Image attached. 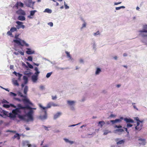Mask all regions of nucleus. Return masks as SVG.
<instances>
[{
	"mask_svg": "<svg viewBox=\"0 0 147 147\" xmlns=\"http://www.w3.org/2000/svg\"><path fill=\"white\" fill-rule=\"evenodd\" d=\"M33 111L32 110H31L25 115H18V117L20 119L27 121H32L34 120L33 116Z\"/></svg>",
	"mask_w": 147,
	"mask_h": 147,
	"instance_id": "1",
	"label": "nucleus"
},
{
	"mask_svg": "<svg viewBox=\"0 0 147 147\" xmlns=\"http://www.w3.org/2000/svg\"><path fill=\"white\" fill-rule=\"evenodd\" d=\"M39 106L40 107L41 109L42 110H44V112L45 113V115H40L39 116L40 118L41 119H46L47 117V111L46 109L48 108H50L52 106L51 102H49L48 103L46 107H43L40 104H39Z\"/></svg>",
	"mask_w": 147,
	"mask_h": 147,
	"instance_id": "2",
	"label": "nucleus"
},
{
	"mask_svg": "<svg viewBox=\"0 0 147 147\" xmlns=\"http://www.w3.org/2000/svg\"><path fill=\"white\" fill-rule=\"evenodd\" d=\"M18 36H15V38L18 39V40H14L13 41L14 42L18 44V45H21L22 46L24 45L27 47L29 46V45L26 43L24 40H22L20 38H18Z\"/></svg>",
	"mask_w": 147,
	"mask_h": 147,
	"instance_id": "3",
	"label": "nucleus"
},
{
	"mask_svg": "<svg viewBox=\"0 0 147 147\" xmlns=\"http://www.w3.org/2000/svg\"><path fill=\"white\" fill-rule=\"evenodd\" d=\"M34 70L36 71L34 74V75H33L32 77V81L34 82H36L38 79V75L40 73V72L38 71V69L37 67H35Z\"/></svg>",
	"mask_w": 147,
	"mask_h": 147,
	"instance_id": "4",
	"label": "nucleus"
},
{
	"mask_svg": "<svg viewBox=\"0 0 147 147\" xmlns=\"http://www.w3.org/2000/svg\"><path fill=\"white\" fill-rule=\"evenodd\" d=\"M34 3L33 2L32 0H28L26 1V4L27 7H32L33 9V7Z\"/></svg>",
	"mask_w": 147,
	"mask_h": 147,
	"instance_id": "5",
	"label": "nucleus"
},
{
	"mask_svg": "<svg viewBox=\"0 0 147 147\" xmlns=\"http://www.w3.org/2000/svg\"><path fill=\"white\" fill-rule=\"evenodd\" d=\"M67 103L70 107L71 109L72 110L74 109L73 106L74 105L75 102L74 101L67 100Z\"/></svg>",
	"mask_w": 147,
	"mask_h": 147,
	"instance_id": "6",
	"label": "nucleus"
},
{
	"mask_svg": "<svg viewBox=\"0 0 147 147\" xmlns=\"http://www.w3.org/2000/svg\"><path fill=\"white\" fill-rule=\"evenodd\" d=\"M16 23L18 25L16 26L17 29H19L21 28L24 29L25 28V26L22 25L23 23L22 22L17 21Z\"/></svg>",
	"mask_w": 147,
	"mask_h": 147,
	"instance_id": "7",
	"label": "nucleus"
},
{
	"mask_svg": "<svg viewBox=\"0 0 147 147\" xmlns=\"http://www.w3.org/2000/svg\"><path fill=\"white\" fill-rule=\"evenodd\" d=\"M16 12V13L18 15H22L23 16H25L26 14L25 11L21 9H20L17 11Z\"/></svg>",
	"mask_w": 147,
	"mask_h": 147,
	"instance_id": "8",
	"label": "nucleus"
},
{
	"mask_svg": "<svg viewBox=\"0 0 147 147\" xmlns=\"http://www.w3.org/2000/svg\"><path fill=\"white\" fill-rule=\"evenodd\" d=\"M137 125L135 127V129L136 130L139 131L142 129L143 125L142 123L140 124V123L138 122H137Z\"/></svg>",
	"mask_w": 147,
	"mask_h": 147,
	"instance_id": "9",
	"label": "nucleus"
},
{
	"mask_svg": "<svg viewBox=\"0 0 147 147\" xmlns=\"http://www.w3.org/2000/svg\"><path fill=\"white\" fill-rule=\"evenodd\" d=\"M21 111L17 108L13 110L12 111V113L15 114L16 115H17L18 113H21Z\"/></svg>",
	"mask_w": 147,
	"mask_h": 147,
	"instance_id": "10",
	"label": "nucleus"
},
{
	"mask_svg": "<svg viewBox=\"0 0 147 147\" xmlns=\"http://www.w3.org/2000/svg\"><path fill=\"white\" fill-rule=\"evenodd\" d=\"M124 120L127 123H134V120L130 118H124Z\"/></svg>",
	"mask_w": 147,
	"mask_h": 147,
	"instance_id": "11",
	"label": "nucleus"
},
{
	"mask_svg": "<svg viewBox=\"0 0 147 147\" xmlns=\"http://www.w3.org/2000/svg\"><path fill=\"white\" fill-rule=\"evenodd\" d=\"M15 6L17 9L18 8L19 6L22 7L24 6V4L20 2H17L15 4Z\"/></svg>",
	"mask_w": 147,
	"mask_h": 147,
	"instance_id": "12",
	"label": "nucleus"
},
{
	"mask_svg": "<svg viewBox=\"0 0 147 147\" xmlns=\"http://www.w3.org/2000/svg\"><path fill=\"white\" fill-rule=\"evenodd\" d=\"M14 99L16 100H17L20 102L22 101V100L20 99L17 98H15ZM22 100L24 102H28V100L26 98L23 99H22Z\"/></svg>",
	"mask_w": 147,
	"mask_h": 147,
	"instance_id": "13",
	"label": "nucleus"
},
{
	"mask_svg": "<svg viewBox=\"0 0 147 147\" xmlns=\"http://www.w3.org/2000/svg\"><path fill=\"white\" fill-rule=\"evenodd\" d=\"M61 115V112H58L55 114L54 116V119H56L59 117Z\"/></svg>",
	"mask_w": 147,
	"mask_h": 147,
	"instance_id": "14",
	"label": "nucleus"
},
{
	"mask_svg": "<svg viewBox=\"0 0 147 147\" xmlns=\"http://www.w3.org/2000/svg\"><path fill=\"white\" fill-rule=\"evenodd\" d=\"M139 141H141V142H140L139 144H143L144 145L146 144V141L144 139H142V138H140L138 139Z\"/></svg>",
	"mask_w": 147,
	"mask_h": 147,
	"instance_id": "15",
	"label": "nucleus"
},
{
	"mask_svg": "<svg viewBox=\"0 0 147 147\" xmlns=\"http://www.w3.org/2000/svg\"><path fill=\"white\" fill-rule=\"evenodd\" d=\"M18 20H21L24 21L25 20V18L24 16H20L18 18Z\"/></svg>",
	"mask_w": 147,
	"mask_h": 147,
	"instance_id": "16",
	"label": "nucleus"
},
{
	"mask_svg": "<svg viewBox=\"0 0 147 147\" xmlns=\"http://www.w3.org/2000/svg\"><path fill=\"white\" fill-rule=\"evenodd\" d=\"M17 109H18L19 110L20 109H24V107H23L21 104H18L17 105Z\"/></svg>",
	"mask_w": 147,
	"mask_h": 147,
	"instance_id": "17",
	"label": "nucleus"
},
{
	"mask_svg": "<svg viewBox=\"0 0 147 147\" xmlns=\"http://www.w3.org/2000/svg\"><path fill=\"white\" fill-rule=\"evenodd\" d=\"M7 116L10 117L11 118H14L16 117V115L15 114H13L12 113H10L9 114V115Z\"/></svg>",
	"mask_w": 147,
	"mask_h": 147,
	"instance_id": "18",
	"label": "nucleus"
},
{
	"mask_svg": "<svg viewBox=\"0 0 147 147\" xmlns=\"http://www.w3.org/2000/svg\"><path fill=\"white\" fill-rule=\"evenodd\" d=\"M121 121V119H116L115 120H111V122L114 124L117 122H120Z\"/></svg>",
	"mask_w": 147,
	"mask_h": 147,
	"instance_id": "19",
	"label": "nucleus"
},
{
	"mask_svg": "<svg viewBox=\"0 0 147 147\" xmlns=\"http://www.w3.org/2000/svg\"><path fill=\"white\" fill-rule=\"evenodd\" d=\"M27 49L28 50L26 51V53L27 54L30 55L34 53V52L32 51L30 49Z\"/></svg>",
	"mask_w": 147,
	"mask_h": 147,
	"instance_id": "20",
	"label": "nucleus"
},
{
	"mask_svg": "<svg viewBox=\"0 0 147 147\" xmlns=\"http://www.w3.org/2000/svg\"><path fill=\"white\" fill-rule=\"evenodd\" d=\"M105 124V123L103 121H100L98 122V126H100L101 127H102L103 125Z\"/></svg>",
	"mask_w": 147,
	"mask_h": 147,
	"instance_id": "21",
	"label": "nucleus"
},
{
	"mask_svg": "<svg viewBox=\"0 0 147 147\" xmlns=\"http://www.w3.org/2000/svg\"><path fill=\"white\" fill-rule=\"evenodd\" d=\"M23 80L24 81V83L25 84H26L28 82V78L26 76H24Z\"/></svg>",
	"mask_w": 147,
	"mask_h": 147,
	"instance_id": "22",
	"label": "nucleus"
},
{
	"mask_svg": "<svg viewBox=\"0 0 147 147\" xmlns=\"http://www.w3.org/2000/svg\"><path fill=\"white\" fill-rule=\"evenodd\" d=\"M2 113V114L0 113V116L1 117H3V115H5L6 116H7V112L4 111H2V112H1Z\"/></svg>",
	"mask_w": 147,
	"mask_h": 147,
	"instance_id": "23",
	"label": "nucleus"
},
{
	"mask_svg": "<svg viewBox=\"0 0 147 147\" xmlns=\"http://www.w3.org/2000/svg\"><path fill=\"white\" fill-rule=\"evenodd\" d=\"M18 96H20L21 97H23V98H26V96L23 95V94H22V93L20 92H18Z\"/></svg>",
	"mask_w": 147,
	"mask_h": 147,
	"instance_id": "24",
	"label": "nucleus"
},
{
	"mask_svg": "<svg viewBox=\"0 0 147 147\" xmlns=\"http://www.w3.org/2000/svg\"><path fill=\"white\" fill-rule=\"evenodd\" d=\"M28 90V87L27 86H25L24 89V93L25 94H27V93Z\"/></svg>",
	"mask_w": 147,
	"mask_h": 147,
	"instance_id": "25",
	"label": "nucleus"
},
{
	"mask_svg": "<svg viewBox=\"0 0 147 147\" xmlns=\"http://www.w3.org/2000/svg\"><path fill=\"white\" fill-rule=\"evenodd\" d=\"M65 53L67 55V57L68 58H69L70 59H71L72 57L69 53L67 51H65Z\"/></svg>",
	"mask_w": 147,
	"mask_h": 147,
	"instance_id": "26",
	"label": "nucleus"
},
{
	"mask_svg": "<svg viewBox=\"0 0 147 147\" xmlns=\"http://www.w3.org/2000/svg\"><path fill=\"white\" fill-rule=\"evenodd\" d=\"M17 138V139L18 140H19L20 139V135L18 133H16L15 135L14 136L13 138Z\"/></svg>",
	"mask_w": 147,
	"mask_h": 147,
	"instance_id": "27",
	"label": "nucleus"
},
{
	"mask_svg": "<svg viewBox=\"0 0 147 147\" xmlns=\"http://www.w3.org/2000/svg\"><path fill=\"white\" fill-rule=\"evenodd\" d=\"M37 12V11L36 10L31 11H30V16H33L34 15L35 13Z\"/></svg>",
	"mask_w": 147,
	"mask_h": 147,
	"instance_id": "28",
	"label": "nucleus"
},
{
	"mask_svg": "<svg viewBox=\"0 0 147 147\" xmlns=\"http://www.w3.org/2000/svg\"><path fill=\"white\" fill-rule=\"evenodd\" d=\"M16 76H18V80H21V78L22 76V74H20L19 73H18L17 75Z\"/></svg>",
	"mask_w": 147,
	"mask_h": 147,
	"instance_id": "29",
	"label": "nucleus"
},
{
	"mask_svg": "<svg viewBox=\"0 0 147 147\" xmlns=\"http://www.w3.org/2000/svg\"><path fill=\"white\" fill-rule=\"evenodd\" d=\"M10 30L12 32H13L17 31V28L14 27H13L11 28Z\"/></svg>",
	"mask_w": 147,
	"mask_h": 147,
	"instance_id": "30",
	"label": "nucleus"
},
{
	"mask_svg": "<svg viewBox=\"0 0 147 147\" xmlns=\"http://www.w3.org/2000/svg\"><path fill=\"white\" fill-rule=\"evenodd\" d=\"M24 143L26 144L27 146H28V147H31L32 146L31 144H29V142L28 141H26Z\"/></svg>",
	"mask_w": 147,
	"mask_h": 147,
	"instance_id": "31",
	"label": "nucleus"
},
{
	"mask_svg": "<svg viewBox=\"0 0 147 147\" xmlns=\"http://www.w3.org/2000/svg\"><path fill=\"white\" fill-rule=\"evenodd\" d=\"M101 71L100 69L99 68H97L96 70V74H98Z\"/></svg>",
	"mask_w": 147,
	"mask_h": 147,
	"instance_id": "32",
	"label": "nucleus"
},
{
	"mask_svg": "<svg viewBox=\"0 0 147 147\" xmlns=\"http://www.w3.org/2000/svg\"><path fill=\"white\" fill-rule=\"evenodd\" d=\"M12 32L10 30L9 31H8L7 32V34L8 35L10 36H11L13 37V36L12 34Z\"/></svg>",
	"mask_w": 147,
	"mask_h": 147,
	"instance_id": "33",
	"label": "nucleus"
},
{
	"mask_svg": "<svg viewBox=\"0 0 147 147\" xmlns=\"http://www.w3.org/2000/svg\"><path fill=\"white\" fill-rule=\"evenodd\" d=\"M45 11L50 13L51 12V10L47 8L45 10Z\"/></svg>",
	"mask_w": 147,
	"mask_h": 147,
	"instance_id": "34",
	"label": "nucleus"
},
{
	"mask_svg": "<svg viewBox=\"0 0 147 147\" xmlns=\"http://www.w3.org/2000/svg\"><path fill=\"white\" fill-rule=\"evenodd\" d=\"M125 8V6H122L119 7H116L115 9L116 10H118L120 9L121 8Z\"/></svg>",
	"mask_w": 147,
	"mask_h": 147,
	"instance_id": "35",
	"label": "nucleus"
},
{
	"mask_svg": "<svg viewBox=\"0 0 147 147\" xmlns=\"http://www.w3.org/2000/svg\"><path fill=\"white\" fill-rule=\"evenodd\" d=\"M29 109L30 110H32V108H31L29 106L27 105L26 106V107H24V110H25V109Z\"/></svg>",
	"mask_w": 147,
	"mask_h": 147,
	"instance_id": "36",
	"label": "nucleus"
},
{
	"mask_svg": "<svg viewBox=\"0 0 147 147\" xmlns=\"http://www.w3.org/2000/svg\"><path fill=\"white\" fill-rule=\"evenodd\" d=\"M26 63L27 64L28 66L31 69H32L33 68V66L31 64H30L29 63L27 62Z\"/></svg>",
	"mask_w": 147,
	"mask_h": 147,
	"instance_id": "37",
	"label": "nucleus"
},
{
	"mask_svg": "<svg viewBox=\"0 0 147 147\" xmlns=\"http://www.w3.org/2000/svg\"><path fill=\"white\" fill-rule=\"evenodd\" d=\"M32 73L30 72H26L24 73V74L28 76H30L31 74Z\"/></svg>",
	"mask_w": 147,
	"mask_h": 147,
	"instance_id": "38",
	"label": "nucleus"
},
{
	"mask_svg": "<svg viewBox=\"0 0 147 147\" xmlns=\"http://www.w3.org/2000/svg\"><path fill=\"white\" fill-rule=\"evenodd\" d=\"M140 32H146L147 33V30L145 29H144L142 30H140L139 31Z\"/></svg>",
	"mask_w": 147,
	"mask_h": 147,
	"instance_id": "39",
	"label": "nucleus"
},
{
	"mask_svg": "<svg viewBox=\"0 0 147 147\" xmlns=\"http://www.w3.org/2000/svg\"><path fill=\"white\" fill-rule=\"evenodd\" d=\"M13 83L14 85H16L18 86H19V84L17 80H15V81H14Z\"/></svg>",
	"mask_w": 147,
	"mask_h": 147,
	"instance_id": "40",
	"label": "nucleus"
},
{
	"mask_svg": "<svg viewBox=\"0 0 147 147\" xmlns=\"http://www.w3.org/2000/svg\"><path fill=\"white\" fill-rule=\"evenodd\" d=\"M124 141L123 140H121L120 141H119V142H117V144H123L124 143Z\"/></svg>",
	"mask_w": 147,
	"mask_h": 147,
	"instance_id": "41",
	"label": "nucleus"
},
{
	"mask_svg": "<svg viewBox=\"0 0 147 147\" xmlns=\"http://www.w3.org/2000/svg\"><path fill=\"white\" fill-rule=\"evenodd\" d=\"M116 131L121 132H123L124 131V130L122 129H118L116 130Z\"/></svg>",
	"mask_w": 147,
	"mask_h": 147,
	"instance_id": "42",
	"label": "nucleus"
},
{
	"mask_svg": "<svg viewBox=\"0 0 147 147\" xmlns=\"http://www.w3.org/2000/svg\"><path fill=\"white\" fill-rule=\"evenodd\" d=\"M135 119L137 121V122H139V123L141 122L142 123V121H140L139 120V118L138 117H136L135 118Z\"/></svg>",
	"mask_w": 147,
	"mask_h": 147,
	"instance_id": "43",
	"label": "nucleus"
},
{
	"mask_svg": "<svg viewBox=\"0 0 147 147\" xmlns=\"http://www.w3.org/2000/svg\"><path fill=\"white\" fill-rule=\"evenodd\" d=\"M10 95L11 96H15L17 95V94L13 93V92H10Z\"/></svg>",
	"mask_w": 147,
	"mask_h": 147,
	"instance_id": "44",
	"label": "nucleus"
},
{
	"mask_svg": "<svg viewBox=\"0 0 147 147\" xmlns=\"http://www.w3.org/2000/svg\"><path fill=\"white\" fill-rule=\"evenodd\" d=\"M51 102V104L52 106H53V107H56V106H58L57 105L54 103L53 102Z\"/></svg>",
	"mask_w": 147,
	"mask_h": 147,
	"instance_id": "45",
	"label": "nucleus"
},
{
	"mask_svg": "<svg viewBox=\"0 0 147 147\" xmlns=\"http://www.w3.org/2000/svg\"><path fill=\"white\" fill-rule=\"evenodd\" d=\"M3 107L6 108H8L10 107V105H9L7 104H4L3 106Z\"/></svg>",
	"mask_w": 147,
	"mask_h": 147,
	"instance_id": "46",
	"label": "nucleus"
},
{
	"mask_svg": "<svg viewBox=\"0 0 147 147\" xmlns=\"http://www.w3.org/2000/svg\"><path fill=\"white\" fill-rule=\"evenodd\" d=\"M51 74H52L51 73H48L46 75V77L47 78H48L50 76Z\"/></svg>",
	"mask_w": 147,
	"mask_h": 147,
	"instance_id": "47",
	"label": "nucleus"
},
{
	"mask_svg": "<svg viewBox=\"0 0 147 147\" xmlns=\"http://www.w3.org/2000/svg\"><path fill=\"white\" fill-rule=\"evenodd\" d=\"M28 60L29 61H32V58L31 56H29L28 57Z\"/></svg>",
	"mask_w": 147,
	"mask_h": 147,
	"instance_id": "48",
	"label": "nucleus"
},
{
	"mask_svg": "<svg viewBox=\"0 0 147 147\" xmlns=\"http://www.w3.org/2000/svg\"><path fill=\"white\" fill-rule=\"evenodd\" d=\"M132 125L129 123H127V127H131L132 126Z\"/></svg>",
	"mask_w": 147,
	"mask_h": 147,
	"instance_id": "49",
	"label": "nucleus"
},
{
	"mask_svg": "<svg viewBox=\"0 0 147 147\" xmlns=\"http://www.w3.org/2000/svg\"><path fill=\"white\" fill-rule=\"evenodd\" d=\"M52 99L53 100H55V99H57V96L56 95L55 96H52Z\"/></svg>",
	"mask_w": 147,
	"mask_h": 147,
	"instance_id": "50",
	"label": "nucleus"
},
{
	"mask_svg": "<svg viewBox=\"0 0 147 147\" xmlns=\"http://www.w3.org/2000/svg\"><path fill=\"white\" fill-rule=\"evenodd\" d=\"M86 26V23L85 22H84V24H83L82 27V28H83L85 27Z\"/></svg>",
	"mask_w": 147,
	"mask_h": 147,
	"instance_id": "51",
	"label": "nucleus"
},
{
	"mask_svg": "<svg viewBox=\"0 0 147 147\" xmlns=\"http://www.w3.org/2000/svg\"><path fill=\"white\" fill-rule=\"evenodd\" d=\"M48 25H49L50 26H52L53 25V24L52 22H50L48 23Z\"/></svg>",
	"mask_w": 147,
	"mask_h": 147,
	"instance_id": "52",
	"label": "nucleus"
},
{
	"mask_svg": "<svg viewBox=\"0 0 147 147\" xmlns=\"http://www.w3.org/2000/svg\"><path fill=\"white\" fill-rule=\"evenodd\" d=\"M143 27V29L147 30V25H144Z\"/></svg>",
	"mask_w": 147,
	"mask_h": 147,
	"instance_id": "53",
	"label": "nucleus"
},
{
	"mask_svg": "<svg viewBox=\"0 0 147 147\" xmlns=\"http://www.w3.org/2000/svg\"><path fill=\"white\" fill-rule=\"evenodd\" d=\"M64 5L65 7V8L66 9H68L69 8V7L65 3V2H64Z\"/></svg>",
	"mask_w": 147,
	"mask_h": 147,
	"instance_id": "54",
	"label": "nucleus"
},
{
	"mask_svg": "<svg viewBox=\"0 0 147 147\" xmlns=\"http://www.w3.org/2000/svg\"><path fill=\"white\" fill-rule=\"evenodd\" d=\"M7 132H11L14 133H15L16 132V131L9 130H8V131H7Z\"/></svg>",
	"mask_w": 147,
	"mask_h": 147,
	"instance_id": "55",
	"label": "nucleus"
},
{
	"mask_svg": "<svg viewBox=\"0 0 147 147\" xmlns=\"http://www.w3.org/2000/svg\"><path fill=\"white\" fill-rule=\"evenodd\" d=\"M19 52L20 53V54L22 55H24V52H22V51H19Z\"/></svg>",
	"mask_w": 147,
	"mask_h": 147,
	"instance_id": "56",
	"label": "nucleus"
},
{
	"mask_svg": "<svg viewBox=\"0 0 147 147\" xmlns=\"http://www.w3.org/2000/svg\"><path fill=\"white\" fill-rule=\"evenodd\" d=\"M121 2H117V3L115 2V3H114V5H117L118 4H121Z\"/></svg>",
	"mask_w": 147,
	"mask_h": 147,
	"instance_id": "57",
	"label": "nucleus"
},
{
	"mask_svg": "<svg viewBox=\"0 0 147 147\" xmlns=\"http://www.w3.org/2000/svg\"><path fill=\"white\" fill-rule=\"evenodd\" d=\"M98 34H99V32L98 31H97V32L94 33V36H96Z\"/></svg>",
	"mask_w": 147,
	"mask_h": 147,
	"instance_id": "58",
	"label": "nucleus"
},
{
	"mask_svg": "<svg viewBox=\"0 0 147 147\" xmlns=\"http://www.w3.org/2000/svg\"><path fill=\"white\" fill-rule=\"evenodd\" d=\"M115 127H117V128H120L122 127V126L121 125H116L115 126Z\"/></svg>",
	"mask_w": 147,
	"mask_h": 147,
	"instance_id": "59",
	"label": "nucleus"
},
{
	"mask_svg": "<svg viewBox=\"0 0 147 147\" xmlns=\"http://www.w3.org/2000/svg\"><path fill=\"white\" fill-rule=\"evenodd\" d=\"M64 140L65 141V142H69V140L68 139H67L64 138Z\"/></svg>",
	"mask_w": 147,
	"mask_h": 147,
	"instance_id": "60",
	"label": "nucleus"
},
{
	"mask_svg": "<svg viewBox=\"0 0 147 147\" xmlns=\"http://www.w3.org/2000/svg\"><path fill=\"white\" fill-rule=\"evenodd\" d=\"M43 127H44V128L46 130H47V131H48L49 130V129H48V128L47 127H46V126H43Z\"/></svg>",
	"mask_w": 147,
	"mask_h": 147,
	"instance_id": "61",
	"label": "nucleus"
},
{
	"mask_svg": "<svg viewBox=\"0 0 147 147\" xmlns=\"http://www.w3.org/2000/svg\"><path fill=\"white\" fill-rule=\"evenodd\" d=\"M123 128L125 129V131L127 132L128 133H129V132L128 131L127 129V128H125V127H123Z\"/></svg>",
	"mask_w": 147,
	"mask_h": 147,
	"instance_id": "62",
	"label": "nucleus"
},
{
	"mask_svg": "<svg viewBox=\"0 0 147 147\" xmlns=\"http://www.w3.org/2000/svg\"><path fill=\"white\" fill-rule=\"evenodd\" d=\"M133 107L134 108V109H136L137 110H138V109H137V108L136 107V106L135 105H133Z\"/></svg>",
	"mask_w": 147,
	"mask_h": 147,
	"instance_id": "63",
	"label": "nucleus"
},
{
	"mask_svg": "<svg viewBox=\"0 0 147 147\" xmlns=\"http://www.w3.org/2000/svg\"><path fill=\"white\" fill-rule=\"evenodd\" d=\"M26 130H28L30 129L29 127H27L26 128Z\"/></svg>",
	"mask_w": 147,
	"mask_h": 147,
	"instance_id": "64",
	"label": "nucleus"
}]
</instances>
